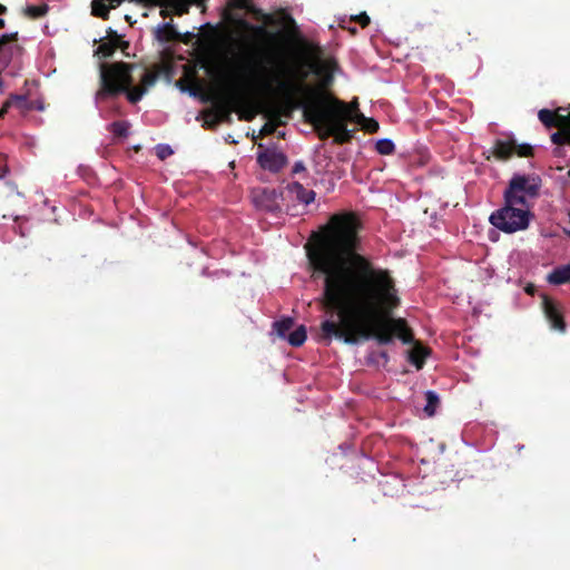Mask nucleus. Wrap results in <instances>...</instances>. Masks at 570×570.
Wrapping results in <instances>:
<instances>
[{
	"label": "nucleus",
	"mask_w": 570,
	"mask_h": 570,
	"mask_svg": "<svg viewBox=\"0 0 570 570\" xmlns=\"http://www.w3.org/2000/svg\"><path fill=\"white\" fill-rule=\"evenodd\" d=\"M333 228L321 245L308 253L314 278L323 279L322 309L330 315L322 322V338L346 344L375 338L389 344L397 336L403 343L413 335L403 318L384 320L400 305L395 282L387 269L375 267L355 252L357 223L351 217L332 218Z\"/></svg>",
	"instance_id": "nucleus-1"
},
{
	"label": "nucleus",
	"mask_w": 570,
	"mask_h": 570,
	"mask_svg": "<svg viewBox=\"0 0 570 570\" xmlns=\"http://www.w3.org/2000/svg\"><path fill=\"white\" fill-rule=\"evenodd\" d=\"M276 61V56L271 52L255 51L249 59L242 62L239 72L247 80L267 86L276 85L291 104L303 108L305 120L313 125L321 139L333 136L337 144L347 142L352 138V131L346 125L348 120L356 121L368 132L379 130L376 120L366 118L363 114L350 109L344 102L305 85L304 80L308 76L306 70H272L268 65Z\"/></svg>",
	"instance_id": "nucleus-2"
},
{
	"label": "nucleus",
	"mask_w": 570,
	"mask_h": 570,
	"mask_svg": "<svg viewBox=\"0 0 570 570\" xmlns=\"http://www.w3.org/2000/svg\"><path fill=\"white\" fill-rule=\"evenodd\" d=\"M132 65L116 62L112 65L100 66L101 88L96 95V99H104L108 95H116L126 91L130 102L139 101L147 91L148 86H153L156 76L147 70L141 71L142 86L131 87L134 79L131 76Z\"/></svg>",
	"instance_id": "nucleus-3"
},
{
	"label": "nucleus",
	"mask_w": 570,
	"mask_h": 570,
	"mask_svg": "<svg viewBox=\"0 0 570 570\" xmlns=\"http://www.w3.org/2000/svg\"><path fill=\"white\" fill-rule=\"evenodd\" d=\"M530 210L521 204H510L504 200V206L490 216V223L504 233H515L528 228Z\"/></svg>",
	"instance_id": "nucleus-4"
},
{
	"label": "nucleus",
	"mask_w": 570,
	"mask_h": 570,
	"mask_svg": "<svg viewBox=\"0 0 570 570\" xmlns=\"http://www.w3.org/2000/svg\"><path fill=\"white\" fill-rule=\"evenodd\" d=\"M541 179L535 175H514L504 191V200L528 207L527 198L539 194Z\"/></svg>",
	"instance_id": "nucleus-5"
},
{
	"label": "nucleus",
	"mask_w": 570,
	"mask_h": 570,
	"mask_svg": "<svg viewBox=\"0 0 570 570\" xmlns=\"http://www.w3.org/2000/svg\"><path fill=\"white\" fill-rule=\"evenodd\" d=\"M518 154L521 157H528L532 155V147L530 145H517L513 140H497L493 147V154L497 158L505 160L513 154Z\"/></svg>",
	"instance_id": "nucleus-6"
},
{
	"label": "nucleus",
	"mask_w": 570,
	"mask_h": 570,
	"mask_svg": "<svg viewBox=\"0 0 570 570\" xmlns=\"http://www.w3.org/2000/svg\"><path fill=\"white\" fill-rule=\"evenodd\" d=\"M258 163L263 168L272 171L281 170L287 163L286 156L275 149H266L264 153L258 155Z\"/></svg>",
	"instance_id": "nucleus-7"
},
{
	"label": "nucleus",
	"mask_w": 570,
	"mask_h": 570,
	"mask_svg": "<svg viewBox=\"0 0 570 570\" xmlns=\"http://www.w3.org/2000/svg\"><path fill=\"white\" fill-rule=\"evenodd\" d=\"M538 116L540 121L548 128L570 126V112L562 115L560 112L554 114L548 109H541Z\"/></svg>",
	"instance_id": "nucleus-8"
},
{
	"label": "nucleus",
	"mask_w": 570,
	"mask_h": 570,
	"mask_svg": "<svg viewBox=\"0 0 570 570\" xmlns=\"http://www.w3.org/2000/svg\"><path fill=\"white\" fill-rule=\"evenodd\" d=\"M543 304H544L546 317L548 318L551 327L553 330L563 332L566 330V324H564L562 317L560 316L554 304L549 299H544Z\"/></svg>",
	"instance_id": "nucleus-9"
},
{
	"label": "nucleus",
	"mask_w": 570,
	"mask_h": 570,
	"mask_svg": "<svg viewBox=\"0 0 570 570\" xmlns=\"http://www.w3.org/2000/svg\"><path fill=\"white\" fill-rule=\"evenodd\" d=\"M124 0H94L91 2L92 14L101 19H108L109 10L118 7Z\"/></svg>",
	"instance_id": "nucleus-10"
},
{
	"label": "nucleus",
	"mask_w": 570,
	"mask_h": 570,
	"mask_svg": "<svg viewBox=\"0 0 570 570\" xmlns=\"http://www.w3.org/2000/svg\"><path fill=\"white\" fill-rule=\"evenodd\" d=\"M291 196L298 202L308 205L315 199V193L313 190L304 188L299 183H293L287 187Z\"/></svg>",
	"instance_id": "nucleus-11"
},
{
	"label": "nucleus",
	"mask_w": 570,
	"mask_h": 570,
	"mask_svg": "<svg viewBox=\"0 0 570 570\" xmlns=\"http://www.w3.org/2000/svg\"><path fill=\"white\" fill-rule=\"evenodd\" d=\"M157 39L160 41L179 40L180 35L171 23H163L157 27Z\"/></svg>",
	"instance_id": "nucleus-12"
},
{
	"label": "nucleus",
	"mask_w": 570,
	"mask_h": 570,
	"mask_svg": "<svg viewBox=\"0 0 570 570\" xmlns=\"http://www.w3.org/2000/svg\"><path fill=\"white\" fill-rule=\"evenodd\" d=\"M548 281L556 285L570 283V265L556 268L549 274Z\"/></svg>",
	"instance_id": "nucleus-13"
},
{
	"label": "nucleus",
	"mask_w": 570,
	"mask_h": 570,
	"mask_svg": "<svg viewBox=\"0 0 570 570\" xmlns=\"http://www.w3.org/2000/svg\"><path fill=\"white\" fill-rule=\"evenodd\" d=\"M288 343L292 345V346H301L305 340H306V330L303 325H301L299 327H297L296 330L292 331L287 336H286Z\"/></svg>",
	"instance_id": "nucleus-14"
},
{
	"label": "nucleus",
	"mask_w": 570,
	"mask_h": 570,
	"mask_svg": "<svg viewBox=\"0 0 570 570\" xmlns=\"http://www.w3.org/2000/svg\"><path fill=\"white\" fill-rule=\"evenodd\" d=\"M293 326L294 322L289 317L274 323V328L276 330L278 336L282 338H286V336L291 333Z\"/></svg>",
	"instance_id": "nucleus-15"
},
{
	"label": "nucleus",
	"mask_w": 570,
	"mask_h": 570,
	"mask_svg": "<svg viewBox=\"0 0 570 570\" xmlns=\"http://www.w3.org/2000/svg\"><path fill=\"white\" fill-rule=\"evenodd\" d=\"M424 357H425V350L420 345H415L412 348V351L410 352V360L412 363H414L416 365L417 368L422 367Z\"/></svg>",
	"instance_id": "nucleus-16"
},
{
	"label": "nucleus",
	"mask_w": 570,
	"mask_h": 570,
	"mask_svg": "<svg viewBox=\"0 0 570 570\" xmlns=\"http://www.w3.org/2000/svg\"><path fill=\"white\" fill-rule=\"evenodd\" d=\"M109 129L117 137H127L129 124L127 121H115L109 126Z\"/></svg>",
	"instance_id": "nucleus-17"
},
{
	"label": "nucleus",
	"mask_w": 570,
	"mask_h": 570,
	"mask_svg": "<svg viewBox=\"0 0 570 570\" xmlns=\"http://www.w3.org/2000/svg\"><path fill=\"white\" fill-rule=\"evenodd\" d=\"M337 68V63L334 60H325L318 66L317 72L324 75L327 79L331 78Z\"/></svg>",
	"instance_id": "nucleus-18"
},
{
	"label": "nucleus",
	"mask_w": 570,
	"mask_h": 570,
	"mask_svg": "<svg viewBox=\"0 0 570 570\" xmlns=\"http://www.w3.org/2000/svg\"><path fill=\"white\" fill-rule=\"evenodd\" d=\"M559 128L562 129V131L552 134L551 140L557 145H560L563 142L570 144V126L569 127H559Z\"/></svg>",
	"instance_id": "nucleus-19"
},
{
	"label": "nucleus",
	"mask_w": 570,
	"mask_h": 570,
	"mask_svg": "<svg viewBox=\"0 0 570 570\" xmlns=\"http://www.w3.org/2000/svg\"><path fill=\"white\" fill-rule=\"evenodd\" d=\"M425 395H426V405L424 407V411L431 416L434 414V410L439 402V397L432 391H428Z\"/></svg>",
	"instance_id": "nucleus-20"
},
{
	"label": "nucleus",
	"mask_w": 570,
	"mask_h": 570,
	"mask_svg": "<svg viewBox=\"0 0 570 570\" xmlns=\"http://www.w3.org/2000/svg\"><path fill=\"white\" fill-rule=\"evenodd\" d=\"M376 150L381 155H390L394 151V144L390 139H380L376 142Z\"/></svg>",
	"instance_id": "nucleus-21"
},
{
	"label": "nucleus",
	"mask_w": 570,
	"mask_h": 570,
	"mask_svg": "<svg viewBox=\"0 0 570 570\" xmlns=\"http://www.w3.org/2000/svg\"><path fill=\"white\" fill-rule=\"evenodd\" d=\"M176 14L183 16L188 12L189 1L188 0H168Z\"/></svg>",
	"instance_id": "nucleus-22"
},
{
	"label": "nucleus",
	"mask_w": 570,
	"mask_h": 570,
	"mask_svg": "<svg viewBox=\"0 0 570 570\" xmlns=\"http://www.w3.org/2000/svg\"><path fill=\"white\" fill-rule=\"evenodd\" d=\"M47 12V7L29 6L26 9V13L32 18L42 17Z\"/></svg>",
	"instance_id": "nucleus-23"
},
{
	"label": "nucleus",
	"mask_w": 570,
	"mask_h": 570,
	"mask_svg": "<svg viewBox=\"0 0 570 570\" xmlns=\"http://www.w3.org/2000/svg\"><path fill=\"white\" fill-rule=\"evenodd\" d=\"M115 49L116 46L112 43H101L97 49V53H100L104 57H110L114 55Z\"/></svg>",
	"instance_id": "nucleus-24"
},
{
	"label": "nucleus",
	"mask_w": 570,
	"mask_h": 570,
	"mask_svg": "<svg viewBox=\"0 0 570 570\" xmlns=\"http://www.w3.org/2000/svg\"><path fill=\"white\" fill-rule=\"evenodd\" d=\"M171 154H173V150H171V148L169 146H166V145H158L157 146V156L160 159H165L168 156H170Z\"/></svg>",
	"instance_id": "nucleus-25"
},
{
	"label": "nucleus",
	"mask_w": 570,
	"mask_h": 570,
	"mask_svg": "<svg viewBox=\"0 0 570 570\" xmlns=\"http://www.w3.org/2000/svg\"><path fill=\"white\" fill-rule=\"evenodd\" d=\"M17 33H10V35H1L0 36V52L4 49V47L16 40Z\"/></svg>",
	"instance_id": "nucleus-26"
},
{
	"label": "nucleus",
	"mask_w": 570,
	"mask_h": 570,
	"mask_svg": "<svg viewBox=\"0 0 570 570\" xmlns=\"http://www.w3.org/2000/svg\"><path fill=\"white\" fill-rule=\"evenodd\" d=\"M26 102V99L23 97H14L13 99L9 100L3 110L1 111V115L6 112L8 107H11L12 105H17L18 107H21Z\"/></svg>",
	"instance_id": "nucleus-27"
},
{
	"label": "nucleus",
	"mask_w": 570,
	"mask_h": 570,
	"mask_svg": "<svg viewBox=\"0 0 570 570\" xmlns=\"http://www.w3.org/2000/svg\"><path fill=\"white\" fill-rule=\"evenodd\" d=\"M233 6L238 9L249 10V0H233Z\"/></svg>",
	"instance_id": "nucleus-28"
},
{
	"label": "nucleus",
	"mask_w": 570,
	"mask_h": 570,
	"mask_svg": "<svg viewBox=\"0 0 570 570\" xmlns=\"http://www.w3.org/2000/svg\"><path fill=\"white\" fill-rule=\"evenodd\" d=\"M355 19L362 27H366L370 23V17L366 13H361Z\"/></svg>",
	"instance_id": "nucleus-29"
},
{
	"label": "nucleus",
	"mask_w": 570,
	"mask_h": 570,
	"mask_svg": "<svg viewBox=\"0 0 570 570\" xmlns=\"http://www.w3.org/2000/svg\"><path fill=\"white\" fill-rule=\"evenodd\" d=\"M306 168H305V165L303 161H297L295 163L294 167H293V173L294 174H298V173H302L304 171Z\"/></svg>",
	"instance_id": "nucleus-30"
},
{
	"label": "nucleus",
	"mask_w": 570,
	"mask_h": 570,
	"mask_svg": "<svg viewBox=\"0 0 570 570\" xmlns=\"http://www.w3.org/2000/svg\"><path fill=\"white\" fill-rule=\"evenodd\" d=\"M230 99L234 104H238L242 100V95L238 90H233L230 94Z\"/></svg>",
	"instance_id": "nucleus-31"
},
{
	"label": "nucleus",
	"mask_w": 570,
	"mask_h": 570,
	"mask_svg": "<svg viewBox=\"0 0 570 570\" xmlns=\"http://www.w3.org/2000/svg\"><path fill=\"white\" fill-rule=\"evenodd\" d=\"M275 130V125L273 124H266L263 129H262V132L265 134V135H271L273 134Z\"/></svg>",
	"instance_id": "nucleus-32"
},
{
	"label": "nucleus",
	"mask_w": 570,
	"mask_h": 570,
	"mask_svg": "<svg viewBox=\"0 0 570 570\" xmlns=\"http://www.w3.org/2000/svg\"><path fill=\"white\" fill-rule=\"evenodd\" d=\"M8 49H9L11 52H12V51H18V50H19L18 46H10Z\"/></svg>",
	"instance_id": "nucleus-33"
},
{
	"label": "nucleus",
	"mask_w": 570,
	"mask_h": 570,
	"mask_svg": "<svg viewBox=\"0 0 570 570\" xmlns=\"http://www.w3.org/2000/svg\"><path fill=\"white\" fill-rule=\"evenodd\" d=\"M4 26V21L2 19H0V27H3Z\"/></svg>",
	"instance_id": "nucleus-34"
},
{
	"label": "nucleus",
	"mask_w": 570,
	"mask_h": 570,
	"mask_svg": "<svg viewBox=\"0 0 570 570\" xmlns=\"http://www.w3.org/2000/svg\"><path fill=\"white\" fill-rule=\"evenodd\" d=\"M568 234L570 235V230L568 232Z\"/></svg>",
	"instance_id": "nucleus-35"
}]
</instances>
